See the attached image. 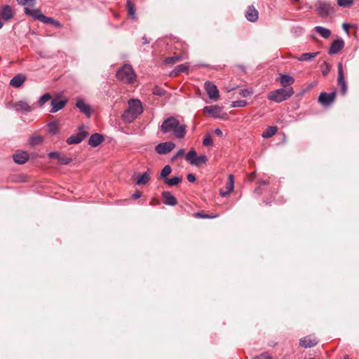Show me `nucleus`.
<instances>
[{"label":"nucleus","mask_w":359,"mask_h":359,"mask_svg":"<svg viewBox=\"0 0 359 359\" xmlns=\"http://www.w3.org/2000/svg\"><path fill=\"white\" fill-rule=\"evenodd\" d=\"M208 158L205 155H201L195 158L194 162H192V165L195 166H200L202 164H204L207 162Z\"/></svg>","instance_id":"nucleus-34"},{"label":"nucleus","mask_w":359,"mask_h":359,"mask_svg":"<svg viewBox=\"0 0 359 359\" xmlns=\"http://www.w3.org/2000/svg\"><path fill=\"white\" fill-rule=\"evenodd\" d=\"M205 89L210 99L217 100L219 97V90L216 85L211 81H206L205 83Z\"/></svg>","instance_id":"nucleus-8"},{"label":"nucleus","mask_w":359,"mask_h":359,"mask_svg":"<svg viewBox=\"0 0 359 359\" xmlns=\"http://www.w3.org/2000/svg\"><path fill=\"white\" fill-rule=\"evenodd\" d=\"M161 129L163 133L172 132L178 139H182L186 135V126L180 124L179 121L174 116L165 119L161 124Z\"/></svg>","instance_id":"nucleus-1"},{"label":"nucleus","mask_w":359,"mask_h":359,"mask_svg":"<svg viewBox=\"0 0 359 359\" xmlns=\"http://www.w3.org/2000/svg\"><path fill=\"white\" fill-rule=\"evenodd\" d=\"M260 357L263 359H273L267 353H263L260 355Z\"/></svg>","instance_id":"nucleus-54"},{"label":"nucleus","mask_w":359,"mask_h":359,"mask_svg":"<svg viewBox=\"0 0 359 359\" xmlns=\"http://www.w3.org/2000/svg\"><path fill=\"white\" fill-rule=\"evenodd\" d=\"M71 161H72V158H69L67 156L60 154V155L59 156V158H58V162H59L60 164H61V165H67Z\"/></svg>","instance_id":"nucleus-39"},{"label":"nucleus","mask_w":359,"mask_h":359,"mask_svg":"<svg viewBox=\"0 0 359 359\" xmlns=\"http://www.w3.org/2000/svg\"><path fill=\"white\" fill-rule=\"evenodd\" d=\"M344 359H350V358H349V357H348L347 355H346L344 356Z\"/></svg>","instance_id":"nucleus-60"},{"label":"nucleus","mask_w":359,"mask_h":359,"mask_svg":"<svg viewBox=\"0 0 359 359\" xmlns=\"http://www.w3.org/2000/svg\"><path fill=\"white\" fill-rule=\"evenodd\" d=\"M293 94L294 91L292 88H278L277 90L271 91L268 95V99L269 100L279 103L287 100Z\"/></svg>","instance_id":"nucleus-4"},{"label":"nucleus","mask_w":359,"mask_h":359,"mask_svg":"<svg viewBox=\"0 0 359 359\" xmlns=\"http://www.w3.org/2000/svg\"><path fill=\"white\" fill-rule=\"evenodd\" d=\"M319 52L316 53H305L302 54L300 56L297 57L296 58L299 61H309L312 59L315 58L318 55Z\"/></svg>","instance_id":"nucleus-28"},{"label":"nucleus","mask_w":359,"mask_h":359,"mask_svg":"<svg viewBox=\"0 0 359 359\" xmlns=\"http://www.w3.org/2000/svg\"><path fill=\"white\" fill-rule=\"evenodd\" d=\"M151 171L148 169L147 171L144 172L142 175L137 177L136 184L144 185L147 184L151 180Z\"/></svg>","instance_id":"nucleus-23"},{"label":"nucleus","mask_w":359,"mask_h":359,"mask_svg":"<svg viewBox=\"0 0 359 359\" xmlns=\"http://www.w3.org/2000/svg\"><path fill=\"white\" fill-rule=\"evenodd\" d=\"M25 13L27 15L31 16L34 19L39 20V21H42L44 18V15L41 13V11L38 8H29L28 7L25 8Z\"/></svg>","instance_id":"nucleus-15"},{"label":"nucleus","mask_w":359,"mask_h":359,"mask_svg":"<svg viewBox=\"0 0 359 359\" xmlns=\"http://www.w3.org/2000/svg\"><path fill=\"white\" fill-rule=\"evenodd\" d=\"M344 46V41L342 39L334 40L328 50L330 55H334L341 51Z\"/></svg>","instance_id":"nucleus-14"},{"label":"nucleus","mask_w":359,"mask_h":359,"mask_svg":"<svg viewBox=\"0 0 359 359\" xmlns=\"http://www.w3.org/2000/svg\"><path fill=\"white\" fill-rule=\"evenodd\" d=\"M314 29L318 34H319L324 39H327L331 35L330 30L325 27H323L321 26H316V27H315Z\"/></svg>","instance_id":"nucleus-27"},{"label":"nucleus","mask_w":359,"mask_h":359,"mask_svg":"<svg viewBox=\"0 0 359 359\" xmlns=\"http://www.w3.org/2000/svg\"><path fill=\"white\" fill-rule=\"evenodd\" d=\"M342 27L346 32H348V29H349L348 24H346V23L343 24Z\"/></svg>","instance_id":"nucleus-57"},{"label":"nucleus","mask_w":359,"mask_h":359,"mask_svg":"<svg viewBox=\"0 0 359 359\" xmlns=\"http://www.w3.org/2000/svg\"><path fill=\"white\" fill-rule=\"evenodd\" d=\"M322 74L323 76H327L331 69V66L326 62H324L321 65Z\"/></svg>","instance_id":"nucleus-42"},{"label":"nucleus","mask_w":359,"mask_h":359,"mask_svg":"<svg viewBox=\"0 0 359 359\" xmlns=\"http://www.w3.org/2000/svg\"><path fill=\"white\" fill-rule=\"evenodd\" d=\"M154 95H158V96H162L165 94V91L164 90H163L162 88H159V87H156L154 89Z\"/></svg>","instance_id":"nucleus-48"},{"label":"nucleus","mask_w":359,"mask_h":359,"mask_svg":"<svg viewBox=\"0 0 359 359\" xmlns=\"http://www.w3.org/2000/svg\"><path fill=\"white\" fill-rule=\"evenodd\" d=\"M16 107H17V110L20 111L23 113H28V112L32 111V107L29 106V104L27 102H24V101H20L16 104Z\"/></svg>","instance_id":"nucleus-25"},{"label":"nucleus","mask_w":359,"mask_h":359,"mask_svg":"<svg viewBox=\"0 0 359 359\" xmlns=\"http://www.w3.org/2000/svg\"><path fill=\"white\" fill-rule=\"evenodd\" d=\"M13 158L16 163L24 164L28 161L29 155L27 151H18L13 154Z\"/></svg>","instance_id":"nucleus-13"},{"label":"nucleus","mask_w":359,"mask_h":359,"mask_svg":"<svg viewBox=\"0 0 359 359\" xmlns=\"http://www.w3.org/2000/svg\"><path fill=\"white\" fill-rule=\"evenodd\" d=\"M215 133L219 137H222L223 135L222 131L219 128H216L215 130Z\"/></svg>","instance_id":"nucleus-56"},{"label":"nucleus","mask_w":359,"mask_h":359,"mask_svg":"<svg viewBox=\"0 0 359 359\" xmlns=\"http://www.w3.org/2000/svg\"><path fill=\"white\" fill-rule=\"evenodd\" d=\"M280 81L283 87H286L292 84L294 82V79L289 74H281L280 76Z\"/></svg>","instance_id":"nucleus-24"},{"label":"nucleus","mask_w":359,"mask_h":359,"mask_svg":"<svg viewBox=\"0 0 359 359\" xmlns=\"http://www.w3.org/2000/svg\"><path fill=\"white\" fill-rule=\"evenodd\" d=\"M194 216L197 218H215L217 217V215H214V216H210L209 215H205V214H203V212H196L194 214Z\"/></svg>","instance_id":"nucleus-47"},{"label":"nucleus","mask_w":359,"mask_h":359,"mask_svg":"<svg viewBox=\"0 0 359 359\" xmlns=\"http://www.w3.org/2000/svg\"><path fill=\"white\" fill-rule=\"evenodd\" d=\"M188 70V67L185 65H180L176 67V71L177 72H184Z\"/></svg>","instance_id":"nucleus-49"},{"label":"nucleus","mask_w":359,"mask_h":359,"mask_svg":"<svg viewBox=\"0 0 359 359\" xmlns=\"http://www.w3.org/2000/svg\"><path fill=\"white\" fill-rule=\"evenodd\" d=\"M103 141V136L99 133L93 134L88 139V144L92 147H96Z\"/></svg>","instance_id":"nucleus-21"},{"label":"nucleus","mask_w":359,"mask_h":359,"mask_svg":"<svg viewBox=\"0 0 359 359\" xmlns=\"http://www.w3.org/2000/svg\"><path fill=\"white\" fill-rule=\"evenodd\" d=\"M212 144H213V140H212V137L209 135H207L203 139V144L205 147H209V146H212Z\"/></svg>","instance_id":"nucleus-45"},{"label":"nucleus","mask_w":359,"mask_h":359,"mask_svg":"<svg viewBox=\"0 0 359 359\" xmlns=\"http://www.w3.org/2000/svg\"><path fill=\"white\" fill-rule=\"evenodd\" d=\"M76 107L80 110L81 113L84 114L88 118L90 116V107L88 104H86L82 98H77Z\"/></svg>","instance_id":"nucleus-12"},{"label":"nucleus","mask_w":359,"mask_h":359,"mask_svg":"<svg viewBox=\"0 0 359 359\" xmlns=\"http://www.w3.org/2000/svg\"><path fill=\"white\" fill-rule=\"evenodd\" d=\"M142 196V193L139 191H137L135 193H134L133 195H132V198L133 199H137L139 198H140Z\"/></svg>","instance_id":"nucleus-53"},{"label":"nucleus","mask_w":359,"mask_h":359,"mask_svg":"<svg viewBox=\"0 0 359 359\" xmlns=\"http://www.w3.org/2000/svg\"><path fill=\"white\" fill-rule=\"evenodd\" d=\"M26 80V76L22 74L15 75L11 81L10 85L15 88H19L22 86Z\"/></svg>","instance_id":"nucleus-18"},{"label":"nucleus","mask_w":359,"mask_h":359,"mask_svg":"<svg viewBox=\"0 0 359 359\" xmlns=\"http://www.w3.org/2000/svg\"><path fill=\"white\" fill-rule=\"evenodd\" d=\"M230 192H231V191H228V190H226L225 191H222V190H221V191H220V192H219V194H220V196H222V197H226V196H228V195H229V194Z\"/></svg>","instance_id":"nucleus-55"},{"label":"nucleus","mask_w":359,"mask_h":359,"mask_svg":"<svg viewBox=\"0 0 359 359\" xmlns=\"http://www.w3.org/2000/svg\"><path fill=\"white\" fill-rule=\"evenodd\" d=\"M60 155V153L57 152V151H53V152H50L48 154V157L50 158H59V156Z\"/></svg>","instance_id":"nucleus-51"},{"label":"nucleus","mask_w":359,"mask_h":359,"mask_svg":"<svg viewBox=\"0 0 359 359\" xmlns=\"http://www.w3.org/2000/svg\"><path fill=\"white\" fill-rule=\"evenodd\" d=\"M337 4L341 7H349L353 4V0H337Z\"/></svg>","instance_id":"nucleus-41"},{"label":"nucleus","mask_w":359,"mask_h":359,"mask_svg":"<svg viewBox=\"0 0 359 359\" xmlns=\"http://www.w3.org/2000/svg\"><path fill=\"white\" fill-rule=\"evenodd\" d=\"M277 132L276 126H269L262 134L263 138L267 139L274 135Z\"/></svg>","instance_id":"nucleus-29"},{"label":"nucleus","mask_w":359,"mask_h":359,"mask_svg":"<svg viewBox=\"0 0 359 359\" xmlns=\"http://www.w3.org/2000/svg\"><path fill=\"white\" fill-rule=\"evenodd\" d=\"M338 77L337 82L338 85L341 86V93L343 95L347 93V84L344 79L343 66L341 62L337 65Z\"/></svg>","instance_id":"nucleus-9"},{"label":"nucleus","mask_w":359,"mask_h":359,"mask_svg":"<svg viewBox=\"0 0 359 359\" xmlns=\"http://www.w3.org/2000/svg\"><path fill=\"white\" fill-rule=\"evenodd\" d=\"M116 76L118 80L126 84H133L137 78L133 67L129 64H126L118 69Z\"/></svg>","instance_id":"nucleus-3"},{"label":"nucleus","mask_w":359,"mask_h":359,"mask_svg":"<svg viewBox=\"0 0 359 359\" xmlns=\"http://www.w3.org/2000/svg\"><path fill=\"white\" fill-rule=\"evenodd\" d=\"M196 157V151L192 149H191L186 155L185 158L186 160L190 163V164L192 165V162H194L195 158Z\"/></svg>","instance_id":"nucleus-35"},{"label":"nucleus","mask_w":359,"mask_h":359,"mask_svg":"<svg viewBox=\"0 0 359 359\" xmlns=\"http://www.w3.org/2000/svg\"><path fill=\"white\" fill-rule=\"evenodd\" d=\"M204 110L215 118L219 117L222 108L217 105L205 106Z\"/></svg>","instance_id":"nucleus-22"},{"label":"nucleus","mask_w":359,"mask_h":359,"mask_svg":"<svg viewBox=\"0 0 359 359\" xmlns=\"http://www.w3.org/2000/svg\"><path fill=\"white\" fill-rule=\"evenodd\" d=\"M184 154V149H181L173 156L172 160H175L180 156H182Z\"/></svg>","instance_id":"nucleus-50"},{"label":"nucleus","mask_w":359,"mask_h":359,"mask_svg":"<svg viewBox=\"0 0 359 359\" xmlns=\"http://www.w3.org/2000/svg\"><path fill=\"white\" fill-rule=\"evenodd\" d=\"M18 3L20 5L25 6L26 7H33L36 4V0H17Z\"/></svg>","instance_id":"nucleus-38"},{"label":"nucleus","mask_w":359,"mask_h":359,"mask_svg":"<svg viewBox=\"0 0 359 359\" xmlns=\"http://www.w3.org/2000/svg\"><path fill=\"white\" fill-rule=\"evenodd\" d=\"M318 342V339L313 335H308L299 340L300 346L306 348L315 346Z\"/></svg>","instance_id":"nucleus-11"},{"label":"nucleus","mask_w":359,"mask_h":359,"mask_svg":"<svg viewBox=\"0 0 359 359\" xmlns=\"http://www.w3.org/2000/svg\"><path fill=\"white\" fill-rule=\"evenodd\" d=\"M128 103V108L123 112L121 117L124 122L130 123L143 112V107L142 102L137 99H130Z\"/></svg>","instance_id":"nucleus-2"},{"label":"nucleus","mask_w":359,"mask_h":359,"mask_svg":"<svg viewBox=\"0 0 359 359\" xmlns=\"http://www.w3.org/2000/svg\"><path fill=\"white\" fill-rule=\"evenodd\" d=\"M187 180L189 182H194L196 180V178L194 174L189 173L187 175Z\"/></svg>","instance_id":"nucleus-52"},{"label":"nucleus","mask_w":359,"mask_h":359,"mask_svg":"<svg viewBox=\"0 0 359 359\" xmlns=\"http://www.w3.org/2000/svg\"><path fill=\"white\" fill-rule=\"evenodd\" d=\"M180 60V57L179 56H172V57H168L165 58V62L167 64H174L176 62L179 61Z\"/></svg>","instance_id":"nucleus-46"},{"label":"nucleus","mask_w":359,"mask_h":359,"mask_svg":"<svg viewBox=\"0 0 359 359\" xmlns=\"http://www.w3.org/2000/svg\"><path fill=\"white\" fill-rule=\"evenodd\" d=\"M126 9L128 11V15L133 20H136L137 16L135 13V7L133 3L130 1V0H127L126 2Z\"/></svg>","instance_id":"nucleus-26"},{"label":"nucleus","mask_w":359,"mask_h":359,"mask_svg":"<svg viewBox=\"0 0 359 359\" xmlns=\"http://www.w3.org/2000/svg\"><path fill=\"white\" fill-rule=\"evenodd\" d=\"M67 103V100H58L57 99H54L51 101L50 105L51 109L50 110V113H55L58 111L59 110L62 109L65 105Z\"/></svg>","instance_id":"nucleus-16"},{"label":"nucleus","mask_w":359,"mask_h":359,"mask_svg":"<svg viewBox=\"0 0 359 359\" xmlns=\"http://www.w3.org/2000/svg\"><path fill=\"white\" fill-rule=\"evenodd\" d=\"M182 180V177H174L172 178H165L164 180V183L168 186H175L180 183Z\"/></svg>","instance_id":"nucleus-31"},{"label":"nucleus","mask_w":359,"mask_h":359,"mask_svg":"<svg viewBox=\"0 0 359 359\" xmlns=\"http://www.w3.org/2000/svg\"><path fill=\"white\" fill-rule=\"evenodd\" d=\"M142 39V43L143 44H148V43H149V41L147 39V38L146 36H143Z\"/></svg>","instance_id":"nucleus-58"},{"label":"nucleus","mask_w":359,"mask_h":359,"mask_svg":"<svg viewBox=\"0 0 359 359\" xmlns=\"http://www.w3.org/2000/svg\"><path fill=\"white\" fill-rule=\"evenodd\" d=\"M246 19L252 22H256L258 19V11L253 6H249L245 13Z\"/></svg>","instance_id":"nucleus-19"},{"label":"nucleus","mask_w":359,"mask_h":359,"mask_svg":"<svg viewBox=\"0 0 359 359\" xmlns=\"http://www.w3.org/2000/svg\"><path fill=\"white\" fill-rule=\"evenodd\" d=\"M43 142V137L41 135H34L29 140V143L32 147H36Z\"/></svg>","instance_id":"nucleus-30"},{"label":"nucleus","mask_w":359,"mask_h":359,"mask_svg":"<svg viewBox=\"0 0 359 359\" xmlns=\"http://www.w3.org/2000/svg\"><path fill=\"white\" fill-rule=\"evenodd\" d=\"M163 203L167 205L174 206L177 205V200L175 197L169 191H163L162 193Z\"/></svg>","instance_id":"nucleus-20"},{"label":"nucleus","mask_w":359,"mask_h":359,"mask_svg":"<svg viewBox=\"0 0 359 359\" xmlns=\"http://www.w3.org/2000/svg\"><path fill=\"white\" fill-rule=\"evenodd\" d=\"M233 189H234L233 175L231 174L229 175V181L226 184V190L233 191Z\"/></svg>","instance_id":"nucleus-37"},{"label":"nucleus","mask_w":359,"mask_h":359,"mask_svg":"<svg viewBox=\"0 0 359 359\" xmlns=\"http://www.w3.org/2000/svg\"><path fill=\"white\" fill-rule=\"evenodd\" d=\"M253 93V90L252 89L245 88V89H241L239 92V94L243 97H247L250 96Z\"/></svg>","instance_id":"nucleus-44"},{"label":"nucleus","mask_w":359,"mask_h":359,"mask_svg":"<svg viewBox=\"0 0 359 359\" xmlns=\"http://www.w3.org/2000/svg\"><path fill=\"white\" fill-rule=\"evenodd\" d=\"M0 15L2 19L9 20L13 17V12L8 5H4L0 8Z\"/></svg>","instance_id":"nucleus-17"},{"label":"nucleus","mask_w":359,"mask_h":359,"mask_svg":"<svg viewBox=\"0 0 359 359\" xmlns=\"http://www.w3.org/2000/svg\"><path fill=\"white\" fill-rule=\"evenodd\" d=\"M259 184H269V181H267V180H262V181H259Z\"/></svg>","instance_id":"nucleus-59"},{"label":"nucleus","mask_w":359,"mask_h":359,"mask_svg":"<svg viewBox=\"0 0 359 359\" xmlns=\"http://www.w3.org/2000/svg\"><path fill=\"white\" fill-rule=\"evenodd\" d=\"M172 172V168L169 165H167L163 167V168L161 171V177L164 180L167 178V176L169 175Z\"/></svg>","instance_id":"nucleus-36"},{"label":"nucleus","mask_w":359,"mask_h":359,"mask_svg":"<svg viewBox=\"0 0 359 359\" xmlns=\"http://www.w3.org/2000/svg\"><path fill=\"white\" fill-rule=\"evenodd\" d=\"M315 85H316V83H311V84L310 85V86H311V87H313Z\"/></svg>","instance_id":"nucleus-61"},{"label":"nucleus","mask_w":359,"mask_h":359,"mask_svg":"<svg viewBox=\"0 0 359 359\" xmlns=\"http://www.w3.org/2000/svg\"><path fill=\"white\" fill-rule=\"evenodd\" d=\"M247 105V102L245 100H237L233 101L231 103L232 107H244Z\"/></svg>","instance_id":"nucleus-43"},{"label":"nucleus","mask_w":359,"mask_h":359,"mask_svg":"<svg viewBox=\"0 0 359 359\" xmlns=\"http://www.w3.org/2000/svg\"><path fill=\"white\" fill-rule=\"evenodd\" d=\"M175 147V144L172 142H165L157 144L155 150L159 154H166L170 152Z\"/></svg>","instance_id":"nucleus-10"},{"label":"nucleus","mask_w":359,"mask_h":359,"mask_svg":"<svg viewBox=\"0 0 359 359\" xmlns=\"http://www.w3.org/2000/svg\"><path fill=\"white\" fill-rule=\"evenodd\" d=\"M79 132L76 135H72L67 139L68 144H76L82 142L88 135V133L84 130V126L79 127Z\"/></svg>","instance_id":"nucleus-6"},{"label":"nucleus","mask_w":359,"mask_h":359,"mask_svg":"<svg viewBox=\"0 0 359 359\" xmlns=\"http://www.w3.org/2000/svg\"><path fill=\"white\" fill-rule=\"evenodd\" d=\"M41 22L44 24H51L52 25L57 28L62 27V25L59 21L50 17L44 16Z\"/></svg>","instance_id":"nucleus-32"},{"label":"nucleus","mask_w":359,"mask_h":359,"mask_svg":"<svg viewBox=\"0 0 359 359\" xmlns=\"http://www.w3.org/2000/svg\"><path fill=\"white\" fill-rule=\"evenodd\" d=\"M48 133L52 135H56L59 133L58 124L55 121H51L48 123Z\"/></svg>","instance_id":"nucleus-33"},{"label":"nucleus","mask_w":359,"mask_h":359,"mask_svg":"<svg viewBox=\"0 0 359 359\" xmlns=\"http://www.w3.org/2000/svg\"><path fill=\"white\" fill-rule=\"evenodd\" d=\"M51 95L49 93H46L43 95H42L39 100V106H43L46 102H47L48 100L51 99Z\"/></svg>","instance_id":"nucleus-40"},{"label":"nucleus","mask_w":359,"mask_h":359,"mask_svg":"<svg viewBox=\"0 0 359 359\" xmlns=\"http://www.w3.org/2000/svg\"><path fill=\"white\" fill-rule=\"evenodd\" d=\"M336 98V92L332 91L331 93H321L318 97V102L324 107L330 106Z\"/></svg>","instance_id":"nucleus-7"},{"label":"nucleus","mask_w":359,"mask_h":359,"mask_svg":"<svg viewBox=\"0 0 359 359\" xmlns=\"http://www.w3.org/2000/svg\"><path fill=\"white\" fill-rule=\"evenodd\" d=\"M318 14L323 17H327L334 13V8L331 4L324 1H319L316 4Z\"/></svg>","instance_id":"nucleus-5"}]
</instances>
